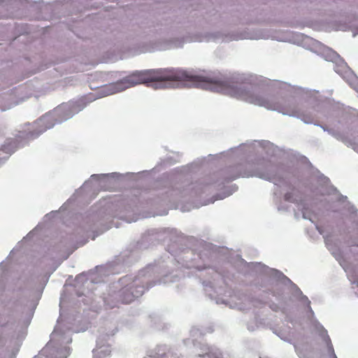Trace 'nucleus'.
Instances as JSON below:
<instances>
[{
    "instance_id": "nucleus-5",
    "label": "nucleus",
    "mask_w": 358,
    "mask_h": 358,
    "mask_svg": "<svg viewBox=\"0 0 358 358\" xmlns=\"http://www.w3.org/2000/svg\"><path fill=\"white\" fill-rule=\"evenodd\" d=\"M259 177H261V178H264L267 179V180H273V178H271V177H270V176H259Z\"/></svg>"
},
{
    "instance_id": "nucleus-4",
    "label": "nucleus",
    "mask_w": 358,
    "mask_h": 358,
    "mask_svg": "<svg viewBox=\"0 0 358 358\" xmlns=\"http://www.w3.org/2000/svg\"><path fill=\"white\" fill-rule=\"evenodd\" d=\"M285 200L289 202L294 203L295 201V199L294 198L293 192H287L284 196Z\"/></svg>"
},
{
    "instance_id": "nucleus-3",
    "label": "nucleus",
    "mask_w": 358,
    "mask_h": 358,
    "mask_svg": "<svg viewBox=\"0 0 358 358\" xmlns=\"http://www.w3.org/2000/svg\"><path fill=\"white\" fill-rule=\"evenodd\" d=\"M135 299V295L130 289H124L119 295V301L123 304H128L132 302Z\"/></svg>"
},
{
    "instance_id": "nucleus-6",
    "label": "nucleus",
    "mask_w": 358,
    "mask_h": 358,
    "mask_svg": "<svg viewBox=\"0 0 358 358\" xmlns=\"http://www.w3.org/2000/svg\"><path fill=\"white\" fill-rule=\"evenodd\" d=\"M117 306L116 305L115 306H111L110 308H113L114 307Z\"/></svg>"
},
{
    "instance_id": "nucleus-7",
    "label": "nucleus",
    "mask_w": 358,
    "mask_h": 358,
    "mask_svg": "<svg viewBox=\"0 0 358 358\" xmlns=\"http://www.w3.org/2000/svg\"><path fill=\"white\" fill-rule=\"evenodd\" d=\"M215 358H219V357H215Z\"/></svg>"
},
{
    "instance_id": "nucleus-2",
    "label": "nucleus",
    "mask_w": 358,
    "mask_h": 358,
    "mask_svg": "<svg viewBox=\"0 0 358 358\" xmlns=\"http://www.w3.org/2000/svg\"><path fill=\"white\" fill-rule=\"evenodd\" d=\"M241 167L240 166H235L228 168L224 173V180L230 182L236 180L239 177H245L246 174L241 173Z\"/></svg>"
},
{
    "instance_id": "nucleus-1",
    "label": "nucleus",
    "mask_w": 358,
    "mask_h": 358,
    "mask_svg": "<svg viewBox=\"0 0 358 358\" xmlns=\"http://www.w3.org/2000/svg\"><path fill=\"white\" fill-rule=\"evenodd\" d=\"M163 82L164 88L196 87L220 92L250 103L273 110V96L257 93L250 84L231 80H220L203 74H195L178 69L135 71L109 85L112 93L120 92L137 85Z\"/></svg>"
}]
</instances>
